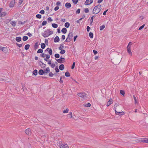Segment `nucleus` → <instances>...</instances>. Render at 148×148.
Returning <instances> with one entry per match:
<instances>
[{
  "mask_svg": "<svg viewBox=\"0 0 148 148\" xmlns=\"http://www.w3.org/2000/svg\"><path fill=\"white\" fill-rule=\"evenodd\" d=\"M52 33L51 31L49 30H47L45 31L44 33L43 34L42 36L43 37L45 38L48 37L51 34H52Z\"/></svg>",
  "mask_w": 148,
  "mask_h": 148,
  "instance_id": "1",
  "label": "nucleus"
},
{
  "mask_svg": "<svg viewBox=\"0 0 148 148\" xmlns=\"http://www.w3.org/2000/svg\"><path fill=\"white\" fill-rule=\"evenodd\" d=\"M77 95L81 97L84 100L86 98V94L84 92L82 93H78L77 94Z\"/></svg>",
  "mask_w": 148,
  "mask_h": 148,
  "instance_id": "2",
  "label": "nucleus"
},
{
  "mask_svg": "<svg viewBox=\"0 0 148 148\" xmlns=\"http://www.w3.org/2000/svg\"><path fill=\"white\" fill-rule=\"evenodd\" d=\"M73 33L72 32H70L66 40V41L69 42L73 38Z\"/></svg>",
  "mask_w": 148,
  "mask_h": 148,
  "instance_id": "3",
  "label": "nucleus"
},
{
  "mask_svg": "<svg viewBox=\"0 0 148 148\" xmlns=\"http://www.w3.org/2000/svg\"><path fill=\"white\" fill-rule=\"evenodd\" d=\"M59 147L60 148H69V147L67 144L62 143L61 142H59Z\"/></svg>",
  "mask_w": 148,
  "mask_h": 148,
  "instance_id": "4",
  "label": "nucleus"
},
{
  "mask_svg": "<svg viewBox=\"0 0 148 148\" xmlns=\"http://www.w3.org/2000/svg\"><path fill=\"white\" fill-rule=\"evenodd\" d=\"M57 61L58 63H63L65 62V59L64 58L61 57L60 59H58Z\"/></svg>",
  "mask_w": 148,
  "mask_h": 148,
  "instance_id": "5",
  "label": "nucleus"
},
{
  "mask_svg": "<svg viewBox=\"0 0 148 148\" xmlns=\"http://www.w3.org/2000/svg\"><path fill=\"white\" fill-rule=\"evenodd\" d=\"M3 10H0V16L3 17L6 14V13L3 11Z\"/></svg>",
  "mask_w": 148,
  "mask_h": 148,
  "instance_id": "6",
  "label": "nucleus"
},
{
  "mask_svg": "<svg viewBox=\"0 0 148 148\" xmlns=\"http://www.w3.org/2000/svg\"><path fill=\"white\" fill-rule=\"evenodd\" d=\"M25 132L26 134L28 136L30 135L31 134V132L30 129L28 128L25 130Z\"/></svg>",
  "mask_w": 148,
  "mask_h": 148,
  "instance_id": "7",
  "label": "nucleus"
},
{
  "mask_svg": "<svg viewBox=\"0 0 148 148\" xmlns=\"http://www.w3.org/2000/svg\"><path fill=\"white\" fill-rule=\"evenodd\" d=\"M15 3V0H12L10 3V6L11 8H12L14 7V4Z\"/></svg>",
  "mask_w": 148,
  "mask_h": 148,
  "instance_id": "8",
  "label": "nucleus"
},
{
  "mask_svg": "<svg viewBox=\"0 0 148 148\" xmlns=\"http://www.w3.org/2000/svg\"><path fill=\"white\" fill-rule=\"evenodd\" d=\"M2 51L5 53H7L8 51V49L6 47H3L1 49Z\"/></svg>",
  "mask_w": 148,
  "mask_h": 148,
  "instance_id": "9",
  "label": "nucleus"
},
{
  "mask_svg": "<svg viewBox=\"0 0 148 148\" xmlns=\"http://www.w3.org/2000/svg\"><path fill=\"white\" fill-rule=\"evenodd\" d=\"M131 47L129 46H127V52L130 55H132V52H131Z\"/></svg>",
  "mask_w": 148,
  "mask_h": 148,
  "instance_id": "10",
  "label": "nucleus"
},
{
  "mask_svg": "<svg viewBox=\"0 0 148 148\" xmlns=\"http://www.w3.org/2000/svg\"><path fill=\"white\" fill-rule=\"evenodd\" d=\"M92 2V0H86L85 3L86 5H89Z\"/></svg>",
  "mask_w": 148,
  "mask_h": 148,
  "instance_id": "11",
  "label": "nucleus"
},
{
  "mask_svg": "<svg viewBox=\"0 0 148 148\" xmlns=\"http://www.w3.org/2000/svg\"><path fill=\"white\" fill-rule=\"evenodd\" d=\"M140 141L144 143H148V138L141 139L140 140Z\"/></svg>",
  "mask_w": 148,
  "mask_h": 148,
  "instance_id": "12",
  "label": "nucleus"
},
{
  "mask_svg": "<svg viewBox=\"0 0 148 148\" xmlns=\"http://www.w3.org/2000/svg\"><path fill=\"white\" fill-rule=\"evenodd\" d=\"M73 113L71 112H70L69 114L67 115V117L68 119H71L73 117Z\"/></svg>",
  "mask_w": 148,
  "mask_h": 148,
  "instance_id": "13",
  "label": "nucleus"
},
{
  "mask_svg": "<svg viewBox=\"0 0 148 148\" xmlns=\"http://www.w3.org/2000/svg\"><path fill=\"white\" fill-rule=\"evenodd\" d=\"M112 103V99L111 98H110L109 100L108 101L106 106L107 107L108 106L110 105H111Z\"/></svg>",
  "mask_w": 148,
  "mask_h": 148,
  "instance_id": "14",
  "label": "nucleus"
},
{
  "mask_svg": "<svg viewBox=\"0 0 148 148\" xmlns=\"http://www.w3.org/2000/svg\"><path fill=\"white\" fill-rule=\"evenodd\" d=\"M46 51H48V53L49 55H51L52 54V50L51 48H48L45 50Z\"/></svg>",
  "mask_w": 148,
  "mask_h": 148,
  "instance_id": "15",
  "label": "nucleus"
},
{
  "mask_svg": "<svg viewBox=\"0 0 148 148\" xmlns=\"http://www.w3.org/2000/svg\"><path fill=\"white\" fill-rule=\"evenodd\" d=\"M60 40V39L58 36H56L55 38L54 39V42H58Z\"/></svg>",
  "mask_w": 148,
  "mask_h": 148,
  "instance_id": "16",
  "label": "nucleus"
},
{
  "mask_svg": "<svg viewBox=\"0 0 148 148\" xmlns=\"http://www.w3.org/2000/svg\"><path fill=\"white\" fill-rule=\"evenodd\" d=\"M45 73L44 71L42 69H40L38 71V73L39 75H42Z\"/></svg>",
  "mask_w": 148,
  "mask_h": 148,
  "instance_id": "17",
  "label": "nucleus"
},
{
  "mask_svg": "<svg viewBox=\"0 0 148 148\" xmlns=\"http://www.w3.org/2000/svg\"><path fill=\"white\" fill-rule=\"evenodd\" d=\"M101 6L99 4L96 6L93 9H101Z\"/></svg>",
  "mask_w": 148,
  "mask_h": 148,
  "instance_id": "18",
  "label": "nucleus"
},
{
  "mask_svg": "<svg viewBox=\"0 0 148 148\" xmlns=\"http://www.w3.org/2000/svg\"><path fill=\"white\" fill-rule=\"evenodd\" d=\"M64 66L63 64L60 65L59 66V69L61 71L63 70L64 69Z\"/></svg>",
  "mask_w": 148,
  "mask_h": 148,
  "instance_id": "19",
  "label": "nucleus"
},
{
  "mask_svg": "<svg viewBox=\"0 0 148 148\" xmlns=\"http://www.w3.org/2000/svg\"><path fill=\"white\" fill-rule=\"evenodd\" d=\"M50 69L49 67H47L46 69L44 70V72L45 73H47L50 72Z\"/></svg>",
  "mask_w": 148,
  "mask_h": 148,
  "instance_id": "20",
  "label": "nucleus"
},
{
  "mask_svg": "<svg viewBox=\"0 0 148 148\" xmlns=\"http://www.w3.org/2000/svg\"><path fill=\"white\" fill-rule=\"evenodd\" d=\"M65 6L67 8H69L71 6V4L70 3H66L65 4Z\"/></svg>",
  "mask_w": 148,
  "mask_h": 148,
  "instance_id": "21",
  "label": "nucleus"
},
{
  "mask_svg": "<svg viewBox=\"0 0 148 148\" xmlns=\"http://www.w3.org/2000/svg\"><path fill=\"white\" fill-rule=\"evenodd\" d=\"M10 24L13 26L14 27L16 25V22L14 21H12L10 22Z\"/></svg>",
  "mask_w": 148,
  "mask_h": 148,
  "instance_id": "22",
  "label": "nucleus"
},
{
  "mask_svg": "<svg viewBox=\"0 0 148 148\" xmlns=\"http://www.w3.org/2000/svg\"><path fill=\"white\" fill-rule=\"evenodd\" d=\"M61 31L62 33L64 34L66 33L67 29L66 28H64L62 29Z\"/></svg>",
  "mask_w": 148,
  "mask_h": 148,
  "instance_id": "23",
  "label": "nucleus"
},
{
  "mask_svg": "<svg viewBox=\"0 0 148 148\" xmlns=\"http://www.w3.org/2000/svg\"><path fill=\"white\" fill-rule=\"evenodd\" d=\"M83 106L84 107H89L91 106V104L89 103H85L84 104Z\"/></svg>",
  "mask_w": 148,
  "mask_h": 148,
  "instance_id": "24",
  "label": "nucleus"
},
{
  "mask_svg": "<svg viewBox=\"0 0 148 148\" xmlns=\"http://www.w3.org/2000/svg\"><path fill=\"white\" fill-rule=\"evenodd\" d=\"M70 24L69 22H66L65 23L64 26L66 28H68L69 27Z\"/></svg>",
  "mask_w": 148,
  "mask_h": 148,
  "instance_id": "25",
  "label": "nucleus"
},
{
  "mask_svg": "<svg viewBox=\"0 0 148 148\" xmlns=\"http://www.w3.org/2000/svg\"><path fill=\"white\" fill-rule=\"evenodd\" d=\"M40 66H41V68L43 69L45 67L46 65L42 62H41V64H40Z\"/></svg>",
  "mask_w": 148,
  "mask_h": 148,
  "instance_id": "26",
  "label": "nucleus"
},
{
  "mask_svg": "<svg viewBox=\"0 0 148 148\" xmlns=\"http://www.w3.org/2000/svg\"><path fill=\"white\" fill-rule=\"evenodd\" d=\"M33 74L34 75H36L38 74V71L37 70H35L33 72Z\"/></svg>",
  "mask_w": 148,
  "mask_h": 148,
  "instance_id": "27",
  "label": "nucleus"
},
{
  "mask_svg": "<svg viewBox=\"0 0 148 148\" xmlns=\"http://www.w3.org/2000/svg\"><path fill=\"white\" fill-rule=\"evenodd\" d=\"M21 40V38L20 37H16V40L17 42H20Z\"/></svg>",
  "mask_w": 148,
  "mask_h": 148,
  "instance_id": "28",
  "label": "nucleus"
},
{
  "mask_svg": "<svg viewBox=\"0 0 148 148\" xmlns=\"http://www.w3.org/2000/svg\"><path fill=\"white\" fill-rule=\"evenodd\" d=\"M29 47H30V45H28V44L26 45L25 46V49L26 50H27L29 49Z\"/></svg>",
  "mask_w": 148,
  "mask_h": 148,
  "instance_id": "29",
  "label": "nucleus"
},
{
  "mask_svg": "<svg viewBox=\"0 0 148 148\" xmlns=\"http://www.w3.org/2000/svg\"><path fill=\"white\" fill-rule=\"evenodd\" d=\"M52 26L54 28H56L58 27V25L57 24L55 23H53L52 25Z\"/></svg>",
  "mask_w": 148,
  "mask_h": 148,
  "instance_id": "30",
  "label": "nucleus"
},
{
  "mask_svg": "<svg viewBox=\"0 0 148 148\" xmlns=\"http://www.w3.org/2000/svg\"><path fill=\"white\" fill-rule=\"evenodd\" d=\"M41 48L42 49H44L45 47V45L44 43H42L41 44Z\"/></svg>",
  "mask_w": 148,
  "mask_h": 148,
  "instance_id": "31",
  "label": "nucleus"
},
{
  "mask_svg": "<svg viewBox=\"0 0 148 148\" xmlns=\"http://www.w3.org/2000/svg\"><path fill=\"white\" fill-rule=\"evenodd\" d=\"M69 111V110L68 108H66V110H64L63 111V113H66L68 112Z\"/></svg>",
  "mask_w": 148,
  "mask_h": 148,
  "instance_id": "32",
  "label": "nucleus"
},
{
  "mask_svg": "<svg viewBox=\"0 0 148 148\" xmlns=\"http://www.w3.org/2000/svg\"><path fill=\"white\" fill-rule=\"evenodd\" d=\"M65 75L66 77H69L70 76V74L69 72H66L65 73Z\"/></svg>",
  "mask_w": 148,
  "mask_h": 148,
  "instance_id": "33",
  "label": "nucleus"
},
{
  "mask_svg": "<svg viewBox=\"0 0 148 148\" xmlns=\"http://www.w3.org/2000/svg\"><path fill=\"white\" fill-rule=\"evenodd\" d=\"M64 48V46L62 45H60V47H59V49L60 50H63L62 49Z\"/></svg>",
  "mask_w": 148,
  "mask_h": 148,
  "instance_id": "34",
  "label": "nucleus"
},
{
  "mask_svg": "<svg viewBox=\"0 0 148 148\" xmlns=\"http://www.w3.org/2000/svg\"><path fill=\"white\" fill-rule=\"evenodd\" d=\"M120 92L121 94L122 95H124L125 94V92L124 90H120Z\"/></svg>",
  "mask_w": 148,
  "mask_h": 148,
  "instance_id": "35",
  "label": "nucleus"
},
{
  "mask_svg": "<svg viewBox=\"0 0 148 148\" xmlns=\"http://www.w3.org/2000/svg\"><path fill=\"white\" fill-rule=\"evenodd\" d=\"M38 42H36L34 45V48L35 49L38 48Z\"/></svg>",
  "mask_w": 148,
  "mask_h": 148,
  "instance_id": "36",
  "label": "nucleus"
},
{
  "mask_svg": "<svg viewBox=\"0 0 148 148\" xmlns=\"http://www.w3.org/2000/svg\"><path fill=\"white\" fill-rule=\"evenodd\" d=\"M133 98H134V101H134L135 102V103L136 104V103H137V101L136 98V97L134 95H133Z\"/></svg>",
  "mask_w": 148,
  "mask_h": 148,
  "instance_id": "37",
  "label": "nucleus"
},
{
  "mask_svg": "<svg viewBox=\"0 0 148 148\" xmlns=\"http://www.w3.org/2000/svg\"><path fill=\"white\" fill-rule=\"evenodd\" d=\"M28 39V37L27 36H24L23 37V41H26Z\"/></svg>",
  "mask_w": 148,
  "mask_h": 148,
  "instance_id": "38",
  "label": "nucleus"
},
{
  "mask_svg": "<svg viewBox=\"0 0 148 148\" xmlns=\"http://www.w3.org/2000/svg\"><path fill=\"white\" fill-rule=\"evenodd\" d=\"M105 27V26L104 25H102V26H101L100 27V30H103L104 29Z\"/></svg>",
  "mask_w": 148,
  "mask_h": 148,
  "instance_id": "39",
  "label": "nucleus"
},
{
  "mask_svg": "<svg viewBox=\"0 0 148 148\" xmlns=\"http://www.w3.org/2000/svg\"><path fill=\"white\" fill-rule=\"evenodd\" d=\"M37 53H42L43 52V50L42 49H39L37 51Z\"/></svg>",
  "mask_w": 148,
  "mask_h": 148,
  "instance_id": "40",
  "label": "nucleus"
},
{
  "mask_svg": "<svg viewBox=\"0 0 148 148\" xmlns=\"http://www.w3.org/2000/svg\"><path fill=\"white\" fill-rule=\"evenodd\" d=\"M65 51L63 49L61 50L60 53L61 54H64L65 53Z\"/></svg>",
  "mask_w": 148,
  "mask_h": 148,
  "instance_id": "41",
  "label": "nucleus"
},
{
  "mask_svg": "<svg viewBox=\"0 0 148 148\" xmlns=\"http://www.w3.org/2000/svg\"><path fill=\"white\" fill-rule=\"evenodd\" d=\"M23 0H19V1H18V5H21L22 4Z\"/></svg>",
  "mask_w": 148,
  "mask_h": 148,
  "instance_id": "42",
  "label": "nucleus"
},
{
  "mask_svg": "<svg viewBox=\"0 0 148 148\" xmlns=\"http://www.w3.org/2000/svg\"><path fill=\"white\" fill-rule=\"evenodd\" d=\"M36 17L38 18H41V16L40 14H37L36 15Z\"/></svg>",
  "mask_w": 148,
  "mask_h": 148,
  "instance_id": "43",
  "label": "nucleus"
},
{
  "mask_svg": "<svg viewBox=\"0 0 148 148\" xmlns=\"http://www.w3.org/2000/svg\"><path fill=\"white\" fill-rule=\"evenodd\" d=\"M72 1L75 4H76L77 3L78 0H72Z\"/></svg>",
  "mask_w": 148,
  "mask_h": 148,
  "instance_id": "44",
  "label": "nucleus"
},
{
  "mask_svg": "<svg viewBox=\"0 0 148 148\" xmlns=\"http://www.w3.org/2000/svg\"><path fill=\"white\" fill-rule=\"evenodd\" d=\"M25 23V21L22 22L21 21H19L18 22V24L20 25H23Z\"/></svg>",
  "mask_w": 148,
  "mask_h": 148,
  "instance_id": "45",
  "label": "nucleus"
},
{
  "mask_svg": "<svg viewBox=\"0 0 148 148\" xmlns=\"http://www.w3.org/2000/svg\"><path fill=\"white\" fill-rule=\"evenodd\" d=\"M54 56L55 58H59L60 57V55L58 53H56V54H55Z\"/></svg>",
  "mask_w": 148,
  "mask_h": 148,
  "instance_id": "46",
  "label": "nucleus"
},
{
  "mask_svg": "<svg viewBox=\"0 0 148 148\" xmlns=\"http://www.w3.org/2000/svg\"><path fill=\"white\" fill-rule=\"evenodd\" d=\"M47 23V22L46 21H43L42 22V25L44 26V25H45Z\"/></svg>",
  "mask_w": 148,
  "mask_h": 148,
  "instance_id": "47",
  "label": "nucleus"
},
{
  "mask_svg": "<svg viewBox=\"0 0 148 148\" xmlns=\"http://www.w3.org/2000/svg\"><path fill=\"white\" fill-rule=\"evenodd\" d=\"M53 73L51 72H49V76L50 77H53Z\"/></svg>",
  "mask_w": 148,
  "mask_h": 148,
  "instance_id": "48",
  "label": "nucleus"
},
{
  "mask_svg": "<svg viewBox=\"0 0 148 148\" xmlns=\"http://www.w3.org/2000/svg\"><path fill=\"white\" fill-rule=\"evenodd\" d=\"M144 26H145V25L144 24L142 26H140L138 29L139 30H141V29H142L144 27Z\"/></svg>",
  "mask_w": 148,
  "mask_h": 148,
  "instance_id": "49",
  "label": "nucleus"
},
{
  "mask_svg": "<svg viewBox=\"0 0 148 148\" xmlns=\"http://www.w3.org/2000/svg\"><path fill=\"white\" fill-rule=\"evenodd\" d=\"M55 70L57 73H58L59 71V70L57 67H56L55 68Z\"/></svg>",
  "mask_w": 148,
  "mask_h": 148,
  "instance_id": "50",
  "label": "nucleus"
},
{
  "mask_svg": "<svg viewBox=\"0 0 148 148\" xmlns=\"http://www.w3.org/2000/svg\"><path fill=\"white\" fill-rule=\"evenodd\" d=\"M46 58L47 59H49L50 58V56L48 54H46Z\"/></svg>",
  "mask_w": 148,
  "mask_h": 148,
  "instance_id": "51",
  "label": "nucleus"
},
{
  "mask_svg": "<svg viewBox=\"0 0 148 148\" xmlns=\"http://www.w3.org/2000/svg\"><path fill=\"white\" fill-rule=\"evenodd\" d=\"M89 35L90 38H92V33L90 32L89 34Z\"/></svg>",
  "mask_w": 148,
  "mask_h": 148,
  "instance_id": "52",
  "label": "nucleus"
},
{
  "mask_svg": "<svg viewBox=\"0 0 148 148\" xmlns=\"http://www.w3.org/2000/svg\"><path fill=\"white\" fill-rule=\"evenodd\" d=\"M94 10H93V14H97L100 12L99 10H95V11H97L96 12V13H95V12H94Z\"/></svg>",
  "mask_w": 148,
  "mask_h": 148,
  "instance_id": "53",
  "label": "nucleus"
},
{
  "mask_svg": "<svg viewBox=\"0 0 148 148\" xmlns=\"http://www.w3.org/2000/svg\"><path fill=\"white\" fill-rule=\"evenodd\" d=\"M75 62H74L72 66L71 67V69H74L75 67Z\"/></svg>",
  "mask_w": 148,
  "mask_h": 148,
  "instance_id": "54",
  "label": "nucleus"
},
{
  "mask_svg": "<svg viewBox=\"0 0 148 148\" xmlns=\"http://www.w3.org/2000/svg\"><path fill=\"white\" fill-rule=\"evenodd\" d=\"M16 45L19 47H21L22 46V44H18V43H16Z\"/></svg>",
  "mask_w": 148,
  "mask_h": 148,
  "instance_id": "55",
  "label": "nucleus"
},
{
  "mask_svg": "<svg viewBox=\"0 0 148 148\" xmlns=\"http://www.w3.org/2000/svg\"><path fill=\"white\" fill-rule=\"evenodd\" d=\"M115 113H116V114L117 115H119V114L120 113H122V112H117L116 111V110H115Z\"/></svg>",
  "mask_w": 148,
  "mask_h": 148,
  "instance_id": "56",
  "label": "nucleus"
},
{
  "mask_svg": "<svg viewBox=\"0 0 148 148\" xmlns=\"http://www.w3.org/2000/svg\"><path fill=\"white\" fill-rule=\"evenodd\" d=\"M48 20L50 22H51L53 21V20L51 18V17H49V18H48Z\"/></svg>",
  "mask_w": 148,
  "mask_h": 148,
  "instance_id": "57",
  "label": "nucleus"
},
{
  "mask_svg": "<svg viewBox=\"0 0 148 148\" xmlns=\"http://www.w3.org/2000/svg\"><path fill=\"white\" fill-rule=\"evenodd\" d=\"M90 27H89V26H88L87 27V31L88 32L90 31Z\"/></svg>",
  "mask_w": 148,
  "mask_h": 148,
  "instance_id": "58",
  "label": "nucleus"
},
{
  "mask_svg": "<svg viewBox=\"0 0 148 148\" xmlns=\"http://www.w3.org/2000/svg\"><path fill=\"white\" fill-rule=\"evenodd\" d=\"M46 56V54H45L44 53H42L41 55V56L42 58H44Z\"/></svg>",
  "mask_w": 148,
  "mask_h": 148,
  "instance_id": "59",
  "label": "nucleus"
},
{
  "mask_svg": "<svg viewBox=\"0 0 148 148\" xmlns=\"http://www.w3.org/2000/svg\"><path fill=\"white\" fill-rule=\"evenodd\" d=\"M45 12L44 10H41L40 12V13L41 14H44Z\"/></svg>",
  "mask_w": 148,
  "mask_h": 148,
  "instance_id": "60",
  "label": "nucleus"
},
{
  "mask_svg": "<svg viewBox=\"0 0 148 148\" xmlns=\"http://www.w3.org/2000/svg\"><path fill=\"white\" fill-rule=\"evenodd\" d=\"M132 42H129V44H128V45L127 46H130L131 47V46L132 45Z\"/></svg>",
  "mask_w": 148,
  "mask_h": 148,
  "instance_id": "61",
  "label": "nucleus"
},
{
  "mask_svg": "<svg viewBox=\"0 0 148 148\" xmlns=\"http://www.w3.org/2000/svg\"><path fill=\"white\" fill-rule=\"evenodd\" d=\"M93 53H94L95 55L97 53V51L96 50H93Z\"/></svg>",
  "mask_w": 148,
  "mask_h": 148,
  "instance_id": "62",
  "label": "nucleus"
},
{
  "mask_svg": "<svg viewBox=\"0 0 148 148\" xmlns=\"http://www.w3.org/2000/svg\"><path fill=\"white\" fill-rule=\"evenodd\" d=\"M60 2L58 1L57 2L56 4L57 5H60Z\"/></svg>",
  "mask_w": 148,
  "mask_h": 148,
  "instance_id": "63",
  "label": "nucleus"
},
{
  "mask_svg": "<svg viewBox=\"0 0 148 148\" xmlns=\"http://www.w3.org/2000/svg\"><path fill=\"white\" fill-rule=\"evenodd\" d=\"M51 66L52 68H53L55 66V64H51Z\"/></svg>",
  "mask_w": 148,
  "mask_h": 148,
  "instance_id": "64",
  "label": "nucleus"
}]
</instances>
